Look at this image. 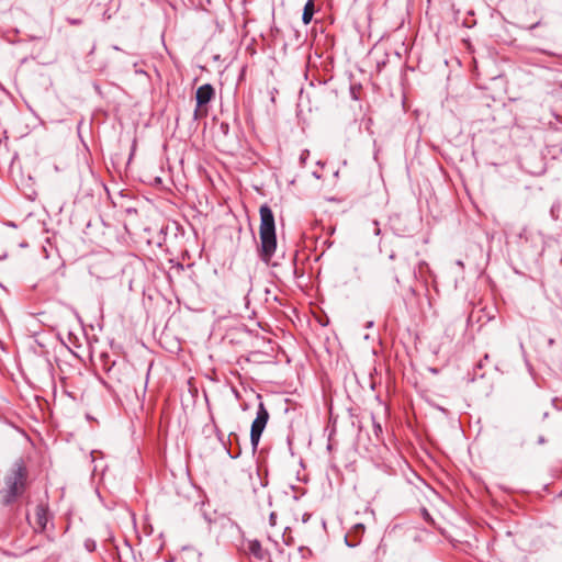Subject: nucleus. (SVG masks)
Instances as JSON below:
<instances>
[{"mask_svg":"<svg viewBox=\"0 0 562 562\" xmlns=\"http://www.w3.org/2000/svg\"><path fill=\"white\" fill-rule=\"evenodd\" d=\"M259 213L261 258L268 262L273 256L277 248L274 216L271 209L266 204L260 206Z\"/></svg>","mask_w":562,"mask_h":562,"instance_id":"obj_1","label":"nucleus"},{"mask_svg":"<svg viewBox=\"0 0 562 562\" xmlns=\"http://www.w3.org/2000/svg\"><path fill=\"white\" fill-rule=\"evenodd\" d=\"M26 479V469L22 464H18L13 473L7 479L8 485V499L11 502L19 496L24 490Z\"/></svg>","mask_w":562,"mask_h":562,"instance_id":"obj_2","label":"nucleus"},{"mask_svg":"<svg viewBox=\"0 0 562 562\" xmlns=\"http://www.w3.org/2000/svg\"><path fill=\"white\" fill-rule=\"evenodd\" d=\"M268 419H269V413L266 409L263 403H260L258 406L257 416H256L255 420L252 422L251 429H250V441H251L254 449H256L259 443L260 437L262 435V431L266 428Z\"/></svg>","mask_w":562,"mask_h":562,"instance_id":"obj_3","label":"nucleus"},{"mask_svg":"<svg viewBox=\"0 0 562 562\" xmlns=\"http://www.w3.org/2000/svg\"><path fill=\"white\" fill-rule=\"evenodd\" d=\"M214 88L210 83L202 85L196 89L195 99L198 108L194 111L195 117L200 115V108L206 105L214 98Z\"/></svg>","mask_w":562,"mask_h":562,"instance_id":"obj_4","label":"nucleus"},{"mask_svg":"<svg viewBox=\"0 0 562 562\" xmlns=\"http://www.w3.org/2000/svg\"><path fill=\"white\" fill-rule=\"evenodd\" d=\"M248 550L256 559L262 561L267 557V551L262 548L258 540H250L248 542Z\"/></svg>","mask_w":562,"mask_h":562,"instance_id":"obj_5","label":"nucleus"},{"mask_svg":"<svg viewBox=\"0 0 562 562\" xmlns=\"http://www.w3.org/2000/svg\"><path fill=\"white\" fill-rule=\"evenodd\" d=\"M35 519L36 526L42 531L46 528L47 525V509L43 505L36 506L35 509Z\"/></svg>","mask_w":562,"mask_h":562,"instance_id":"obj_6","label":"nucleus"},{"mask_svg":"<svg viewBox=\"0 0 562 562\" xmlns=\"http://www.w3.org/2000/svg\"><path fill=\"white\" fill-rule=\"evenodd\" d=\"M314 14V0H307L304 5L302 21L304 24H308L312 21Z\"/></svg>","mask_w":562,"mask_h":562,"instance_id":"obj_7","label":"nucleus"},{"mask_svg":"<svg viewBox=\"0 0 562 562\" xmlns=\"http://www.w3.org/2000/svg\"><path fill=\"white\" fill-rule=\"evenodd\" d=\"M390 270L392 272V278L394 279L395 283L398 284V277H397V272H405L407 270H409V265L408 262L403 259L398 262L397 267H390Z\"/></svg>","mask_w":562,"mask_h":562,"instance_id":"obj_8","label":"nucleus"},{"mask_svg":"<svg viewBox=\"0 0 562 562\" xmlns=\"http://www.w3.org/2000/svg\"><path fill=\"white\" fill-rule=\"evenodd\" d=\"M269 524L271 527H274L277 525V514L276 513L270 514Z\"/></svg>","mask_w":562,"mask_h":562,"instance_id":"obj_9","label":"nucleus"},{"mask_svg":"<svg viewBox=\"0 0 562 562\" xmlns=\"http://www.w3.org/2000/svg\"><path fill=\"white\" fill-rule=\"evenodd\" d=\"M310 518V515L308 514H304L303 515V522H306Z\"/></svg>","mask_w":562,"mask_h":562,"instance_id":"obj_10","label":"nucleus"},{"mask_svg":"<svg viewBox=\"0 0 562 562\" xmlns=\"http://www.w3.org/2000/svg\"><path fill=\"white\" fill-rule=\"evenodd\" d=\"M544 439L542 437L539 438V443H543Z\"/></svg>","mask_w":562,"mask_h":562,"instance_id":"obj_11","label":"nucleus"},{"mask_svg":"<svg viewBox=\"0 0 562 562\" xmlns=\"http://www.w3.org/2000/svg\"><path fill=\"white\" fill-rule=\"evenodd\" d=\"M394 258H395V255H394V254H391V255H390V259H392V260H393Z\"/></svg>","mask_w":562,"mask_h":562,"instance_id":"obj_12","label":"nucleus"}]
</instances>
